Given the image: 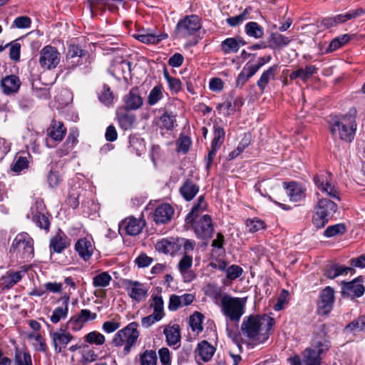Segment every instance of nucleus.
<instances>
[{"label":"nucleus","mask_w":365,"mask_h":365,"mask_svg":"<svg viewBox=\"0 0 365 365\" xmlns=\"http://www.w3.org/2000/svg\"><path fill=\"white\" fill-rule=\"evenodd\" d=\"M317 67L314 65L307 66L304 68H299V78L306 81L317 72Z\"/></svg>","instance_id":"obj_64"},{"label":"nucleus","mask_w":365,"mask_h":365,"mask_svg":"<svg viewBox=\"0 0 365 365\" xmlns=\"http://www.w3.org/2000/svg\"><path fill=\"white\" fill-rule=\"evenodd\" d=\"M350 40V36L348 34H344L339 37L334 38L329 43V46L327 50V52H332L344 44H346Z\"/></svg>","instance_id":"obj_53"},{"label":"nucleus","mask_w":365,"mask_h":365,"mask_svg":"<svg viewBox=\"0 0 365 365\" xmlns=\"http://www.w3.org/2000/svg\"><path fill=\"white\" fill-rule=\"evenodd\" d=\"M364 278L359 277L351 282H341V294L351 299L361 297L365 292Z\"/></svg>","instance_id":"obj_12"},{"label":"nucleus","mask_w":365,"mask_h":365,"mask_svg":"<svg viewBox=\"0 0 365 365\" xmlns=\"http://www.w3.org/2000/svg\"><path fill=\"white\" fill-rule=\"evenodd\" d=\"M316 208L317 210L321 211L327 217L331 219L337 210V205L329 199L322 198L319 200Z\"/></svg>","instance_id":"obj_35"},{"label":"nucleus","mask_w":365,"mask_h":365,"mask_svg":"<svg viewBox=\"0 0 365 365\" xmlns=\"http://www.w3.org/2000/svg\"><path fill=\"white\" fill-rule=\"evenodd\" d=\"M61 61V53L56 47L45 46L39 52L38 62L45 70H51L57 67Z\"/></svg>","instance_id":"obj_7"},{"label":"nucleus","mask_w":365,"mask_h":365,"mask_svg":"<svg viewBox=\"0 0 365 365\" xmlns=\"http://www.w3.org/2000/svg\"><path fill=\"white\" fill-rule=\"evenodd\" d=\"M137 322H131L125 327L119 330L113 339V344L115 346H123V353L127 355L130 352L131 348L134 346L139 337Z\"/></svg>","instance_id":"obj_4"},{"label":"nucleus","mask_w":365,"mask_h":365,"mask_svg":"<svg viewBox=\"0 0 365 365\" xmlns=\"http://www.w3.org/2000/svg\"><path fill=\"white\" fill-rule=\"evenodd\" d=\"M43 211L44 205L43 202H36L35 204L31 206L27 216L29 218L31 219L36 226L48 231L50 227V222L43 213Z\"/></svg>","instance_id":"obj_13"},{"label":"nucleus","mask_w":365,"mask_h":365,"mask_svg":"<svg viewBox=\"0 0 365 365\" xmlns=\"http://www.w3.org/2000/svg\"><path fill=\"white\" fill-rule=\"evenodd\" d=\"M203 289L205 295L210 297L215 304L220 305L224 296L221 287L215 284H207Z\"/></svg>","instance_id":"obj_36"},{"label":"nucleus","mask_w":365,"mask_h":365,"mask_svg":"<svg viewBox=\"0 0 365 365\" xmlns=\"http://www.w3.org/2000/svg\"><path fill=\"white\" fill-rule=\"evenodd\" d=\"M96 317V313H93L88 309H81L78 316L70 319L68 324L73 330L77 331L81 329L85 323L95 319Z\"/></svg>","instance_id":"obj_22"},{"label":"nucleus","mask_w":365,"mask_h":365,"mask_svg":"<svg viewBox=\"0 0 365 365\" xmlns=\"http://www.w3.org/2000/svg\"><path fill=\"white\" fill-rule=\"evenodd\" d=\"M291 41L289 37H287L279 33H273L269 38V47L273 48H280L287 46Z\"/></svg>","instance_id":"obj_41"},{"label":"nucleus","mask_w":365,"mask_h":365,"mask_svg":"<svg viewBox=\"0 0 365 365\" xmlns=\"http://www.w3.org/2000/svg\"><path fill=\"white\" fill-rule=\"evenodd\" d=\"M245 42L240 38H227L221 42V50L225 54L237 53Z\"/></svg>","instance_id":"obj_30"},{"label":"nucleus","mask_w":365,"mask_h":365,"mask_svg":"<svg viewBox=\"0 0 365 365\" xmlns=\"http://www.w3.org/2000/svg\"><path fill=\"white\" fill-rule=\"evenodd\" d=\"M246 303V297H235L224 294L219 306L222 314L230 321L238 322L245 313Z\"/></svg>","instance_id":"obj_3"},{"label":"nucleus","mask_w":365,"mask_h":365,"mask_svg":"<svg viewBox=\"0 0 365 365\" xmlns=\"http://www.w3.org/2000/svg\"><path fill=\"white\" fill-rule=\"evenodd\" d=\"M329 128L334 138L351 143L354 138L357 125L351 115H334L329 121Z\"/></svg>","instance_id":"obj_2"},{"label":"nucleus","mask_w":365,"mask_h":365,"mask_svg":"<svg viewBox=\"0 0 365 365\" xmlns=\"http://www.w3.org/2000/svg\"><path fill=\"white\" fill-rule=\"evenodd\" d=\"M353 271L352 267H345L339 264H331L326 267L324 275L327 278L333 279L341 275H346Z\"/></svg>","instance_id":"obj_28"},{"label":"nucleus","mask_w":365,"mask_h":365,"mask_svg":"<svg viewBox=\"0 0 365 365\" xmlns=\"http://www.w3.org/2000/svg\"><path fill=\"white\" fill-rule=\"evenodd\" d=\"M201 28L200 19L196 15L186 16L177 25V31L180 37H187L194 34Z\"/></svg>","instance_id":"obj_10"},{"label":"nucleus","mask_w":365,"mask_h":365,"mask_svg":"<svg viewBox=\"0 0 365 365\" xmlns=\"http://www.w3.org/2000/svg\"><path fill=\"white\" fill-rule=\"evenodd\" d=\"M207 203L205 197L200 195L197 198V203L194 205L190 212H189L185 218L186 224L192 223L199 212L204 211L206 209Z\"/></svg>","instance_id":"obj_42"},{"label":"nucleus","mask_w":365,"mask_h":365,"mask_svg":"<svg viewBox=\"0 0 365 365\" xmlns=\"http://www.w3.org/2000/svg\"><path fill=\"white\" fill-rule=\"evenodd\" d=\"M346 227L344 224L339 223L334 225L329 226L324 232V235L327 237H332L344 233Z\"/></svg>","instance_id":"obj_58"},{"label":"nucleus","mask_w":365,"mask_h":365,"mask_svg":"<svg viewBox=\"0 0 365 365\" xmlns=\"http://www.w3.org/2000/svg\"><path fill=\"white\" fill-rule=\"evenodd\" d=\"M274 324V320L272 317L250 316L243 320L241 330L253 344H259L268 339L269 331Z\"/></svg>","instance_id":"obj_1"},{"label":"nucleus","mask_w":365,"mask_h":365,"mask_svg":"<svg viewBox=\"0 0 365 365\" xmlns=\"http://www.w3.org/2000/svg\"><path fill=\"white\" fill-rule=\"evenodd\" d=\"M145 222L143 220L135 217H128L125 219L120 225L121 229H124L129 235H137L141 232Z\"/></svg>","instance_id":"obj_27"},{"label":"nucleus","mask_w":365,"mask_h":365,"mask_svg":"<svg viewBox=\"0 0 365 365\" xmlns=\"http://www.w3.org/2000/svg\"><path fill=\"white\" fill-rule=\"evenodd\" d=\"M158 356L153 350H145L140 354V365H157Z\"/></svg>","instance_id":"obj_48"},{"label":"nucleus","mask_w":365,"mask_h":365,"mask_svg":"<svg viewBox=\"0 0 365 365\" xmlns=\"http://www.w3.org/2000/svg\"><path fill=\"white\" fill-rule=\"evenodd\" d=\"M173 215L174 209L173 207L168 203H163L155 208L153 220L157 224H166L171 220Z\"/></svg>","instance_id":"obj_19"},{"label":"nucleus","mask_w":365,"mask_h":365,"mask_svg":"<svg viewBox=\"0 0 365 365\" xmlns=\"http://www.w3.org/2000/svg\"><path fill=\"white\" fill-rule=\"evenodd\" d=\"M199 191V187L191 180H186L180 188L182 197L187 200H192Z\"/></svg>","instance_id":"obj_37"},{"label":"nucleus","mask_w":365,"mask_h":365,"mask_svg":"<svg viewBox=\"0 0 365 365\" xmlns=\"http://www.w3.org/2000/svg\"><path fill=\"white\" fill-rule=\"evenodd\" d=\"M26 270L17 272L9 271L6 274L1 277L4 289H9L21 280Z\"/></svg>","instance_id":"obj_32"},{"label":"nucleus","mask_w":365,"mask_h":365,"mask_svg":"<svg viewBox=\"0 0 365 365\" xmlns=\"http://www.w3.org/2000/svg\"><path fill=\"white\" fill-rule=\"evenodd\" d=\"M192 265V257L188 255H184L178 263V269L185 282H190L196 277L195 274L190 269Z\"/></svg>","instance_id":"obj_24"},{"label":"nucleus","mask_w":365,"mask_h":365,"mask_svg":"<svg viewBox=\"0 0 365 365\" xmlns=\"http://www.w3.org/2000/svg\"><path fill=\"white\" fill-rule=\"evenodd\" d=\"M10 251L22 259H31L34 252L33 239L26 232L18 234L12 242Z\"/></svg>","instance_id":"obj_5"},{"label":"nucleus","mask_w":365,"mask_h":365,"mask_svg":"<svg viewBox=\"0 0 365 365\" xmlns=\"http://www.w3.org/2000/svg\"><path fill=\"white\" fill-rule=\"evenodd\" d=\"M203 315L196 312L194 313L192 316L190 317V325L191 327V329L193 331H196L197 333H199L202 331V320H203Z\"/></svg>","instance_id":"obj_56"},{"label":"nucleus","mask_w":365,"mask_h":365,"mask_svg":"<svg viewBox=\"0 0 365 365\" xmlns=\"http://www.w3.org/2000/svg\"><path fill=\"white\" fill-rule=\"evenodd\" d=\"M314 182L317 188L324 194L334 199L340 200L337 189L334 185L329 182L324 176H315L314 178Z\"/></svg>","instance_id":"obj_25"},{"label":"nucleus","mask_w":365,"mask_h":365,"mask_svg":"<svg viewBox=\"0 0 365 365\" xmlns=\"http://www.w3.org/2000/svg\"><path fill=\"white\" fill-rule=\"evenodd\" d=\"M334 299L333 288L328 286L322 289L317 304L318 313L321 315H327L333 309Z\"/></svg>","instance_id":"obj_14"},{"label":"nucleus","mask_w":365,"mask_h":365,"mask_svg":"<svg viewBox=\"0 0 365 365\" xmlns=\"http://www.w3.org/2000/svg\"><path fill=\"white\" fill-rule=\"evenodd\" d=\"M125 289L133 300L139 303L147 298L149 288L138 281L127 279L125 281Z\"/></svg>","instance_id":"obj_9"},{"label":"nucleus","mask_w":365,"mask_h":365,"mask_svg":"<svg viewBox=\"0 0 365 365\" xmlns=\"http://www.w3.org/2000/svg\"><path fill=\"white\" fill-rule=\"evenodd\" d=\"M15 365H32L31 355L18 349L15 351Z\"/></svg>","instance_id":"obj_54"},{"label":"nucleus","mask_w":365,"mask_h":365,"mask_svg":"<svg viewBox=\"0 0 365 365\" xmlns=\"http://www.w3.org/2000/svg\"><path fill=\"white\" fill-rule=\"evenodd\" d=\"M155 247L159 252L174 255L180 251L178 238L163 239L156 242Z\"/></svg>","instance_id":"obj_23"},{"label":"nucleus","mask_w":365,"mask_h":365,"mask_svg":"<svg viewBox=\"0 0 365 365\" xmlns=\"http://www.w3.org/2000/svg\"><path fill=\"white\" fill-rule=\"evenodd\" d=\"M130 62L122 60L114 65V71L118 73L119 75L121 74L122 77L126 79L130 74Z\"/></svg>","instance_id":"obj_51"},{"label":"nucleus","mask_w":365,"mask_h":365,"mask_svg":"<svg viewBox=\"0 0 365 365\" xmlns=\"http://www.w3.org/2000/svg\"><path fill=\"white\" fill-rule=\"evenodd\" d=\"M330 346L327 340L318 341L312 348H307L302 353L303 365H321L320 355L327 351Z\"/></svg>","instance_id":"obj_6"},{"label":"nucleus","mask_w":365,"mask_h":365,"mask_svg":"<svg viewBox=\"0 0 365 365\" xmlns=\"http://www.w3.org/2000/svg\"><path fill=\"white\" fill-rule=\"evenodd\" d=\"M279 70V66L277 64L273 65L269 67L264 71L259 80L257 82V85L260 89L261 92H264L266 86L268 85L270 81L274 80Z\"/></svg>","instance_id":"obj_29"},{"label":"nucleus","mask_w":365,"mask_h":365,"mask_svg":"<svg viewBox=\"0 0 365 365\" xmlns=\"http://www.w3.org/2000/svg\"><path fill=\"white\" fill-rule=\"evenodd\" d=\"M167 34L155 35L151 33L135 34L133 37L145 43H158L159 41L167 38Z\"/></svg>","instance_id":"obj_43"},{"label":"nucleus","mask_w":365,"mask_h":365,"mask_svg":"<svg viewBox=\"0 0 365 365\" xmlns=\"http://www.w3.org/2000/svg\"><path fill=\"white\" fill-rule=\"evenodd\" d=\"M245 32L251 37L259 38L264 35L263 28L257 22L251 21L245 25Z\"/></svg>","instance_id":"obj_46"},{"label":"nucleus","mask_w":365,"mask_h":365,"mask_svg":"<svg viewBox=\"0 0 365 365\" xmlns=\"http://www.w3.org/2000/svg\"><path fill=\"white\" fill-rule=\"evenodd\" d=\"M284 187L292 202L302 201L306 197V188L296 182H284Z\"/></svg>","instance_id":"obj_20"},{"label":"nucleus","mask_w":365,"mask_h":365,"mask_svg":"<svg viewBox=\"0 0 365 365\" xmlns=\"http://www.w3.org/2000/svg\"><path fill=\"white\" fill-rule=\"evenodd\" d=\"M66 133V128L62 122L53 120L47 129V135L56 141H61Z\"/></svg>","instance_id":"obj_34"},{"label":"nucleus","mask_w":365,"mask_h":365,"mask_svg":"<svg viewBox=\"0 0 365 365\" xmlns=\"http://www.w3.org/2000/svg\"><path fill=\"white\" fill-rule=\"evenodd\" d=\"M111 276L108 272H102L93 279V284L96 287H106L111 280Z\"/></svg>","instance_id":"obj_57"},{"label":"nucleus","mask_w":365,"mask_h":365,"mask_svg":"<svg viewBox=\"0 0 365 365\" xmlns=\"http://www.w3.org/2000/svg\"><path fill=\"white\" fill-rule=\"evenodd\" d=\"M21 86V81L16 75H8L4 77L0 82L3 93L6 96L17 93Z\"/></svg>","instance_id":"obj_16"},{"label":"nucleus","mask_w":365,"mask_h":365,"mask_svg":"<svg viewBox=\"0 0 365 365\" xmlns=\"http://www.w3.org/2000/svg\"><path fill=\"white\" fill-rule=\"evenodd\" d=\"M191 144L192 141L190 138L184 135H180L176 140V150L178 153L185 154L188 152Z\"/></svg>","instance_id":"obj_52"},{"label":"nucleus","mask_w":365,"mask_h":365,"mask_svg":"<svg viewBox=\"0 0 365 365\" xmlns=\"http://www.w3.org/2000/svg\"><path fill=\"white\" fill-rule=\"evenodd\" d=\"M123 5L122 0H95L91 5V12L93 13L96 6H103L112 12L116 11L119 6Z\"/></svg>","instance_id":"obj_39"},{"label":"nucleus","mask_w":365,"mask_h":365,"mask_svg":"<svg viewBox=\"0 0 365 365\" xmlns=\"http://www.w3.org/2000/svg\"><path fill=\"white\" fill-rule=\"evenodd\" d=\"M166 342L169 346H174L180 341V329L178 324L167 326L163 330Z\"/></svg>","instance_id":"obj_33"},{"label":"nucleus","mask_w":365,"mask_h":365,"mask_svg":"<svg viewBox=\"0 0 365 365\" xmlns=\"http://www.w3.org/2000/svg\"><path fill=\"white\" fill-rule=\"evenodd\" d=\"M86 51L82 49L78 45H70L66 56L67 66L69 68H74L77 66L82 64V58L86 56Z\"/></svg>","instance_id":"obj_15"},{"label":"nucleus","mask_w":365,"mask_h":365,"mask_svg":"<svg viewBox=\"0 0 365 365\" xmlns=\"http://www.w3.org/2000/svg\"><path fill=\"white\" fill-rule=\"evenodd\" d=\"M163 88L162 85H158L153 87L148 94L147 98L148 104L150 106H154L161 100L163 97Z\"/></svg>","instance_id":"obj_47"},{"label":"nucleus","mask_w":365,"mask_h":365,"mask_svg":"<svg viewBox=\"0 0 365 365\" xmlns=\"http://www.w3.org/2000/svg\"><path fill=\"white\" fill-rule=\"evenodd\" d=\"M70 245V239L61 230L50 240V250L56 253H61Z\"/></svg>","instance_id":"obj_26"},{"label":"nucleus","mask_w":365,"mask_h":365,"mask_svg":"<svg viewBox=\"0 0 365 365\" xmlns=\"http://www.w3.org/2000/svg\"><path fill=\"white\" fill-rule=\"evenodd\" d=\"M49 335L54 351L57 354H66L67 346L74 339V336L69 331L63 329L50 331Z\"/></svg>","instance_id":"obj_8"},{"label":"nucleus","mask_w":365,"mask_h":365,"mask_svg":"<svg viewBox=\"0 0 365 365\" xmlns=\"http://www.w3.org/2000/svg\"><path fill=\"white\" fill-rule=\"evenodd\" d=\"M365 13V11L361 8L350 10L346 13L338 14L337 19L339 20L340 24L346 22L347 21L352 20L361 16Z\"/></svg>","instance_id":"obj_49"},{"label":"nucleus","mask_w":365,"mask_h":365,"mask_svg":"<svg viewBox=\"0 0 365 365\" xmlns=\"http://www.w3.org/2000/svg\"><path fill=\"white\" fill-rule=\"evenodd\" d=\"M214 135L215 137L211 143V145L220 148L224 141L225 130L220 126H215Z\"/></svg>","instance_id":"obj_61"},{"label":"nucleus","mask_w":365,"mask_h":365,"mask_svg":"<svg viewBox=\"0 0 365 365\" xmlns=\"http://www.w3.org/2000/svg\"><path fill=\"white\" fill-rule=\"evenodd\" d=\"M123 101L126 110H138L143 103V99L137 87H133L130 90L128 93L123 97Z\"/></svg>","instance_id":"obj_18"},{"label":"nucleus","mask_w":365,"mask_h":365,"mask_svg":"<svg viewBox=\"0 0 365 365\" xmlns=\"http://www.w3.org/2000/svg\"><path fill=\"white\" fill-rule=\"evenodd\" d=\"M85 340L89 344L102 345L105 342V336L102 334L94 331L86 334Z\"/></svg>","instance_id":"obj_60"},{"label":"nucleus","mask_w":365,"mask_h":365,"mask_svg":"<svg viewBox=\"0 0 365 365\" xmlns=\"http://www.w3.org/2000/svg\"><path fill=\"white\" fill-rule=\"evenodd\" d=\"M246 226L249 232H256L264 227V222L257 218L248 219L246 221Z\"/></svg>","instance_id":"obj_62"},{"label":"nucleus","mask_w":365,"mask_h":365,"mask_svg":"<svg viewBox=\"0 0 365 365\" xmlns=\"http://www.w3.org/2000/svg\"><path fill=\"white\" fill-rule=\"evenodd\" d=\"M176 122V116L172 112L165 111L160 117V126L166 130H173Z\"/></svg>","instance_id":"obj_45"},{"label":"nucleus","mask_w":365,"mask_h":365,"mask_svg":"<svg viewBox=\"0 0 365 365\" xmlns=\"http://www.w3.org/2000/svg\"><path fill=\"white\" fill-rule=\"evenodd\" d=\"M79 135L78 130L76 128H71L66 142L62 147L58 150L60 156L67 155L78 143V137Z\"/></svg>","instance_id":"obj_31"},{"label":"nucleus","mask_w":365,"mask_h":365,"mask_svg":"<svg viewBox=\"0 0 365 365\" xmlns=\"http://www.w3.org/2000/svg\"><path fill=\"white\" fill-rule=\"evenodd\" d=\"M348 331H365V315L352 321L345 328Z\"/></svg>","instance_id":"obj_55"},{"label":"nucleus","mask_w":365,"mask_h":365,"mask_svg":"<svg viewBox=\"0 0 365 365\" xmlns=\"http://www.w3.org/2000/svg\"><path fill=\"white\" fill-rule=\"evenodd\" d=\"M243 273L242 267L237 264H232L228 267L226 272V277L228 279L232 281L240 277Z\"/></svg>","instance_id":"obj_63"},{"label":"nucleus","mask_w":365,"mask_h":365,"mask_svg":"<svg viewBox=\"0 0 365 365\" xmlns=\"http://www.w3.org/2000/svg\"><path fill=\"white\" fill-rule=\"evenodd\" d=\"M163 76L167 81L169 88L172 92L178 93L182 88V83L180 79L170 76L168 69L165 67L163 69Z\"/></svg>","instance_id":"obj_50"},{"label":"nucleus","mask_w":365,"mask_h":365,"mask_svg":"<svg viewBox=\"0 0 365 365\" xmlns=\"http://www.w3.org/2000/svg\"><path fill=\"white\" fill-rule=\"evenodd\" d=\"M197 351L202 360L204 361H208L212 359L215 351V349L207 341H202L198 344Z\"/></svg>","instance_id":"obj_40"},{"label":"nucleus","mask_w":365,"mask_h":365,"mask_svg":"<svg viewBox=\"0 0 365 365\" xmlns=\"http://www.w3.org/2000/svg\"><path fill=\"white\" fill-rule=\"evenodd\" d=\"M329 219L321 211L315 208V212L312 216L313 225L317 228L324 227L329 222Z\"/></svg>","instance_id":"obj_59"},{"label":"nucleus","mask_w":365,"mask_h":365,"mask_svg":"<svg viewBox=\"0 0 365 365\" xmlns=\"http://www.w3.org/2000/svg\"><path fill=\"white\" fill-rule=\"evenodd\" d=\"M150 307L153 309V314L163 319L164 317V302L160 295L153 294L150 299Z\"/></svg>","instance_id":"obj_44"},{"label":"nucleus","mask_w":365,"mask_h":365,"mask_svg":"<svg viewBox=\"0 0 365 365\" xmlns=\"http://www.w3.org/2000/svg\"><path fill=\"white\" fill-rule=\"evenodd\" d=\"M94 250L95 246L92 240L88 237L79 239L75 245V250L84 261H88L91 259Z\"/></svg>","instance_id":"obj_17"},{"label":"nucleus","mask_w":365,"mask_h":365,"mask_svg":"<svg viewBox=\"0 0 365 365\" xmlns=\"http://www.w3.org/2000/svg\"><path fill=\"white\" fill-rule=\"evenodd\" d=\"M117 119L120 127L125 130L131 129L135 122L134 114L125 112L118 111Z\"/></svg>","instance_id":"obj_38"},{"label":"nucleus","mask_w":365,"mask_h":365,"mask_svg":"<svg viewBox=\"0 0 365 365\" xmlns=\"http://www.w3.org/2000/svg\"><path fill=\"white\" fill-rule=\"evenodd\" d=\"M193 224V230L196 237L202 240H208L211 237L214 228L212 220L210 215H204Z\"/></svg>","instance_id":"obj_11"},{"label":"nucleus","mask_w":365,"mask_h":365,"mask_svg":"<svg viewBox=\"0 0 365 365\" xmlns=\"http://www.w3.org/2000/svg\"><path fill=\"white\" fill-rule=\"evenodd\" d=\"M71 294V292L69 290L68 293H65L61 298V300L62 301L61 306L54 309L51 316L50 317V320L52 323L57 324L61 320L65 319L67 317L68 313V302Z\"/></svg>","instance_id":"obj_21"}]
</instances>
